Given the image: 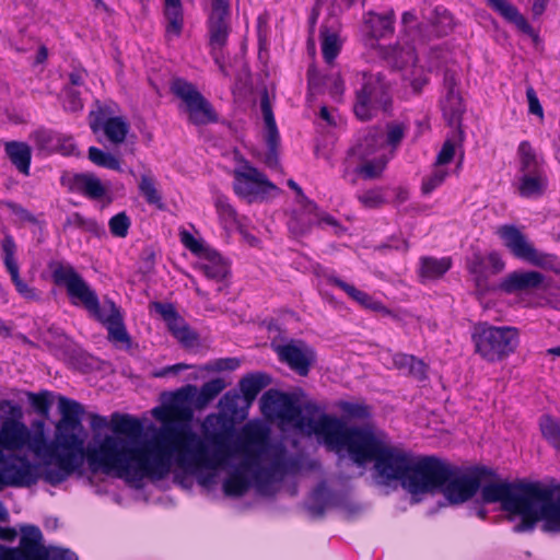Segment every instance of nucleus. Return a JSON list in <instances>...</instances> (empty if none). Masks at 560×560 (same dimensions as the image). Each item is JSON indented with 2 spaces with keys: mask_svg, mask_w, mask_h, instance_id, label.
<instances>
[{
  "mask_svg": "<svg viewBox=\"0 0 560 560\" xmlns=\"http://www.w3.org/2000/svg\"><path fill=\"white\" fill-rule=\"evenodd\" d=\"M196 394L197 386L191 384L175 392L162 393L165 408L180 419L165 422L147 450L135 446L143 434L142 421L130 415L112 413L113 432L126 435L127 439L106 435L98 447L89 453L90 470L93 474L100 470L106 475L115 472L116 477L131 483L136 489L142 488L144 478H166L173 459L180 469L197 472L201 468V462L208 460L207 443L190 425L194 413L189 404L194 406Z\"/></svg>",
  "mask_w": 560,
  "mask_h": 560,
  "instance_id": "1",
  "label": "nucleus"
},
{
  "mask_svg": "<svg viewBox=\"0 0 560 560\" xmlns=\"http://www.w3.org/2000/svg\"><path fill=\"white\" fill-rule=\"evenodd\" d=\"M58 409L60 419L55 424V438L48 441L45 433V419H36L31 429L26 424L10 423L7 430L10 432V450L21 451L26 447L36 457L40 458L46 467L43 479L50 486H58L66 481L72 474H83L85 440L88 432L82 423L85 413L84 407L71 398L59 396ZM94 448H92L93 451Z\"/></svg>",
  "mask_w": 560,
  "mask_h": 560,
  "instance_id": "2",
  "label": "nucleus"
},
{
  "mask_svg": "<svg viewBox=\"0 0 560 560\" xmlns=\"http://www.w3.org/2000/svg\"><path fill=\"white\" fill-rule=\"evenodd\" d=\"M480 500H476L469 508L470 514L485 518L487 510L483 504L500 503L501 509L509 513V520L520 516L518 523L513 527L514 533H530L544 517V510L549 505L552 497L560 491V483L551 481H490L480 486Z\"/></svg>",
  "mask_w": 560,
  "mask_h": 560,
  "instance_id": "3",
  "label": "nucleus"
},
{
  "mask_svg": "<svg viewBox=\"0 0 560 560\" xmlns=\"http://www.w3.org/2000/svg\"><path fill=\"white\" fill-rule=\"evenodd\" d=\"M314 433L323 439L328 450L346 452L358 467L372 463L387 439L374 424H350L326 413L314 425Z\"/></svg>",
  "mask_w": 560,
  "mask_h": 560,
  "instance_id": "4",
  "label": "nucleus"
},
{
  "mask_svg": "<svg viewBox=\"0 0 560 560\" xmlns=\"http://www.w3.org/2000/svg\"><path fill=\"white\" fill-rule=\"evenodd\" d=\"M51 278L56 285H65L72 304L77 305V300L102 324L108 331V339L115 342L131 345V338L126 329L120 308L113 300H105V306L109 307V314L106 316L101 308L96 292L91 289L82 276L71 265H63L59 261L49 262Z\"/></svg>",
  "mask_w": 560,
  "mask_h": 560,
  "instance_id": "5",
  "label": "nucleus"
},
{
  "mask_svg": "<svg viewBox=\"0 0 560 560\" xmlns=\"http://www.w3.org/2000/svg\"><path fill=\"white\" fill-rule=\"evenodd\" d=\"M241 395L236 389L226 392L219 400V413H210L201 424L202 440L207 443L206 458L201 468L221 466L232 454L231 443L235 435L234 418H245L248 408H240Z\"/></svg>",
  "mask_w": 560,
  "mask_h": 560,
  "instance_id": "6",
  "label": "nucleus"
},
{
  "mask_svg": "<svg viewBox=\"0 0 560 560\" xmlns=\"http://www.w3.org/2000/svg\"><path fill=\"white\" fill-rule=\"evenodd\" d=\"M269 447L268 435L262 431H245L238 450L245 454L242 468L252 470L253 479L259 491H266L275 481L281 480L287 471L282 453L275 456L268 466H261L260 459Z\"/></svg>",
  "mask_w": 560,
  "mask_h": 560,
  "instance_id": "7",
  "label": "nucleus"
},
{
  "mask_svg": "<svg viewBox=\"0 0 560 560\" xmlns=\"http://www.w3.org/2000/svg\"><path fill=\"white\" fill-rule=\"evenodd\" d=\"M450 472L451 464L441 457L415 455L407 478L402 482V489L419 502L422 495L440 493Z\"/></svg>",
  "mask_w": 560,
  "mask_h": 560,
  "instance_id": "8",
  "label": "nucleus"
},
{
  "mask_svg": "<svg viewBox=\"0 0 560 560\" xmlns=\"http://www.w3.org/2000/svg\"><path fill=\"white\" fill-rule=\"evenodd\" d=\"M475 352L490 363L500 362L515 352L520 343V330L512 326H493L478 323L471 332Z\"/></svg>",
  "mask_w": 560,
  "mask_h": 560,
  "instance_id": "9",
  "label": "nucleus"
},
{
  "mask_svg": "<svg viewBox=\"0 0 560 560\" xmlns=\"http://www.w3.org/2000/svg\"><path fill=\"white\" fill-rule=\"evenodd\" d=\"M392 85L381 72L363 73V82L355 91V102L353 112L358 119L362 121L371 120L377 109L392 115L393 96Z\"/></svg>",
  "mask_w": 560,
  "mask_h": 560,
  "instance_id": "10",
  "label": "nucleus"
},
{
  "mask_svg": "<svg viewBox=\"0 0 560 560\" xmlns=\"http://www.w3.org/2000/svg\"><path fill=\"white\" fill-rule=\"evenodd\" d=\"M497 477L495 470L483 465L474 466L468 474H463L457 466L451 464L450 476L440 493L450 504H462L475 497L483 479Z\"/></svg>",
  "mask_w": 560,
  "mask_h": 560,
  "instance_id": "11",
  "label": "nucleus"
},
{
  "mask_svg": "<svg viewBox=\"0 0 560 560\" xmlns=\"http://www.w3.org/2000/svg\"><path fill=\"white\" fill-rule=\"evenodd\" d=\"M260 410L266 417H277L282 422L293 423L296 428L304 430L310 428L314 431L317 423L312 418L303 415L302 405L295 393H283L278 389H268L260 398Z\"/></svg>",
  "mask_w": 560,
  "mask_h": 560,
  "instance_id": "12",
  "label": "nucleus"
},
{
  "mask_svg": "<svg viewBox=\"0 0 560 560\" xmlns=\"http://www.w3.org/2000/svg\"><path fill=\"white\" fill-rule=\"evenodd\" d=\"M260 410L266 417H277L282 422L293 423L296 428L304 430L310 428L314 431L317 423L312 418L303 415L302 405L295 393H283L278 389H268L260 398Z\"/></svg>",
  "mask_w": 560,
  "mask_h": 560,
  "instance_id": "13",
  "label": "nucleus"
},
{
  "mask_svg": "<svg viewBox=\"0 0 560 560\" xmlns=\"http://www.w3.org/2000/svg\"><path fill=\"white\" fill-rule=\"evenodd\" d=\"M260 410L266 417H277L282 422L293 423L296 428L304 430L310 428L314 431L317 423L312 418L303 415L302 405L295 393H283L278 389H268L260 398Z\"/></svg>",
  "mask_w": 560,
  "mask_h": 560,
  "instance_id": "14",
  "label": "nucleus"
},
{
  "mask_svg": "<svg viewBox=\"0 0 560 560\" xmlns=\"http://www.w3.org/2000/svg\"><path fill=\"white\" fill-rule=\"evenodd\" d=\"M497 235L515 258L539 268L556 269L557 257L538 252L516 225L503 224L498 228Z\"/></svg>",
  "mask_w": 560,
  "mask_h": 560,
  "instance_id": "15",
  "label": "nucleus"
},
{
  "mask_svg": "<svg viewBox=\"0 0 560 560\" xmlns=\"http://www.w3.org/2000/svg\"><path fill=\"white\" fill-rule=\"evenodd\" d=\"M46 467L32 463L26 455L5 454L0 463V491L5 487L30 488L43 478Z\"/></svg>",
  "mask_w": 560,
  "mask_h": 560,
  "instance_id": "16",
  "label": "nucleus"
},
{
  "mask_svg": "<svg viewBox=\"0 0 560 560\" xmlns=\"http://www.w3.org/2000/svg\"><path fill=\"white\" fill-rule=\"evenodd\" d=\"M171 92L186 104L189 121L203 126L219 121V116L211 103L197 88L183 78H176L171 83Z\"/></svg>",
  "mask_w": 560,
  "mask_h": 560,
  "instance_id": "17",
  "label": "nucleus"
},
{
  "mask_svg": "<svg viewBox=\"0 0 560 560\" xmlns=\"http://www.w3.org/2000/svg\"><path fill=\"white\" fill-rule=\"evenodd\" d=\"M233 176L234 192L238 197L247 200L248 203L264 201L268 198L270 191L279 190V188L268 179L266 174L250 165L247 161L242 168L234 170Z\"/></svg>",
  "mask_w": 560,
  "mask_h": 560,
  "instance_id": "18",
  "label": "nucleus"
},
{
  "mask_svg": "<svg viewBox=\"0 0 560 560\" xmlns=\"http://www.w3.org/2000/svg\"><path fill=\"white\" fill-rule=\"evenodd\" d=\"M413 457L412 453L389 445L385 441L373 460L374 469L383 483L388 485L392 481H399L402 487Z\"/></svg>",
  "mask_w": 560,
  "mask_h": 560,
  "instance_id": "19",
  "label": "nucleus"
},
{
  "mask_svg": "<svg viewBox=\"0 0 560 560\" xmlns=\"http://www.w3.org/2000/svg\"><path fill=\"white\" fill-rule=\"evenodd\" d=\"M207 27L211 55L214 62L219 63L232 31L230 0H211Z\"/></svg>",
  "mask_w": 560,
  "mask_h": 560,
  "instance_id": "20",
  "label": "nucleus"
},
{
  "mask_svg": "<svg viewBox=\"0 0 560 560\" xmlns=\"http://www.w3.org/2000/svg\"><path fill=\"white\" fill-rule=\"evenodd\" d=\"M279 360L285 363L298 375L305 377L316 363L315 350L301 339H292L276 348Z\"/></svg>",
  "mask_w": 560,
  "mask_h": 560,
  "instance_id": "21",
  "label": "nucleus"
},
{
  "mask_svg": "<svg viewBox=\"0 0 560 560\" xmlns=\"http://www.w3.org/2000/svg\"><path fill=\"white\" fill-rule=\"evenodd\" d=\"M19 548H9L2 560H49V551L42 544L43 534L36 525H24Z\"/></svg>",
  "mask_w": 560,
  "mask_h": 560,
  "instance_id": "22",
  "label": "nucleus"
},
{
  "mask_svg": "<svg viewBox=\"0 0 560 560\" xmlns=\"http://www.w3.org/2000/svg\"><path fill=\"white\" fill-rule=\"evenodd\" d=\"M61 185L70 192H79L91 200H101L107 196V188L93 173H75L72 176H62Z\"/></svg>",
  "mask_w": 560,
  "mask_h": 560,
  "instance_id": "23",
  "label": "nucleus"
},
{
  "mask_svg": "<svg viewBox=\"0 0 560 560\" xmlns=\"http://www.w3.org/2000/svg\"><path fill=\"white\" fill-rule=\"evenodd\" d=\"M545 276L538 271H513L499 284V289L508 294L538 289L544 283Z\"/></svg>",
  "mask_w": 560,
  "mask_h": 560,
  "instance_id": "24",
  "label": "nucleus"
},
{
  "mask_svg": "<svg viewBox=\"0 0 560 560\" xmlns=\"http://www.w3.org/2000/svg\"><path fill=\"white\" fill-rule=\"evenodd\" d=\"M329 284H334L345 291L349 298L355 301L358 304L366 310L380 312L385 316H392L395 319H399L398 315L394 314L387 308L382 302L374 300L369 293L357 289L354 285L347 283L338 277L330 276L327 278Z\"/></svg>",
  "mask_w": 560,
  "mask_h": 560,
  "instance_id": "25",
  "label": "nucleus"
},
{
  "mask_svg": "<svg viewBox=\"0 0 560 560\" xmlns=\"http://www.w3.org/2000/svg\"><path fill=\"white\" fill-rule=\"evenodd\" d=\"M487 5L500 14L509 23L514 24L522 33L537 37L532 25L520 13L518 9L508 0H486Z\"/></svg>",
  "mask_w": 560,
  "mask_h": 560,
  "instance_id": "26",
  "label": "nucleus"
},
{
  "mask_svg": "<svg viewBox=\"0 0 560 560\" xmlns=\"http://www.w3.org/2000/svg\"><path fill=\"white\" fill-rule=\"evenodd\" d=\"M271 382L272 377L266 372H252L244 375L238 382V388L243 395L245 408H249L257 395Z\"/></svg>",
  "mask_w": 560,
  "mask_h": 560,
  "instance_id": "27",
  "label": "nucleus"
},
{
  "mask_svg": "<svg viewBox=\"0 0 560 560\" xmlns=\"http://www.w3.org/2000/svg\"><path fill=\"white\" fill-rule=\"evenodd\" d=\"M0 418L2 419V427L0 430V446L10 450V441L13 439L7 430L10 423L15 422L22 424L23 418L22 407L10 399L0 400Z\"/></svg>",
  "mask_w": 560,
  "mask_h": 560,
  "instance_id": "28",
  "label": "nucleus"
},
{
  "mask_svg": "<svg viewBox=\"0 0 560 560\" xmlns=\"http://www.w3.org/2000/svg\"><path fill=\"white\" fill-rule=\"evenodd\" d=\"M383 57L393 70H402L417 62L415 47L409 44L384 47Z\"/></svg>",
  "mask_w": 560,
  "mask_h": 560,
  "instance_id": "29",
  "label": "nucleus"
},
{
  "mask_svg": "<svg viewBox=\"0 0 560 560\" xmlns=\"http://www.w3.org/2000/svg\"><path fill=\"white\" fill-rule=\"evenodd\" d=\"M384 147L383 131L380 127H371L358 143L349 150V154L366 161Z\"/></svg>",
  "mask_w": 560,
  "mask_h": 560,
  "instance_id": "30",
  "label": "nucleus"
},
{
  "mask_svg": "<svg viewBox=\"0 0 560 560\" xmlns=\"http://www.w3.org/2000/svg\"><path fill=\"white\" fill-rule=\"evenodd\" d=\"M4 152L14 165V167L23 175H30L32 161V148L24 141H8L4 143Z\"/></svg>",
  "mask_w": 560,
  "mask_h": 560,
  "instance_id": "31",
  "label": "nucleus"
},
{
  "mask_svg": "<svg viewBox=\"0 0 560 560\" xmlns=\"http://www.w3.org/2000/svg\"><path fill=\"white\" fill-rule=\"evenodd\" d=\"M129 129L130 125L128 120L124 116H116L113 119H107L103 125H98V122L95 121L92 132L94 135L103 132L112 144H120L125 142Z\"/></svg>",
  "mask_w": 560,
  "mask_h": 560,
  "instance_id": "32",
  "label": "nucleus"
},
{
  "mask_svg": "<svg viewBox=\"0 0 560 560\" xmlns=\"http://www.w3.org/2000/svg\"><path fill=\"white\" fill-rule=\"evenodd\" d=\"M394 16L395 14L393 11L385 14L370 12L364 21L365 34L373 39H380L392 35L394 32Z\"/></svg>",
  "mask_w": 560,
  "mask_h": 560,
  "instance_id": "33",
  "label": "nucleus"
},
{
  "mask_svg": "<svg viewBox=\"0 0 560 560\" xmlns=\"http://www.w3.org/2000/svg\"><path fill=\"white\" fill-rule=\"evenodd\" d=\"M163 14L166 21V36L178 37L184 27V9L182 0H164Z\"/></svg>",
  "mask_w": 560,
  "mask_h": 560,
  "instance_id": "34",
  "label": "nucleus"
},
{
  "mask_svg": "<svg viewBox=\"0 0 560 560\" xmlns=\"http://www.w3.org/2000/svg\"><path fill=\"white\" fill-rule=\"evenodd\" d=\"M393 362L395 368L404 371L419 382H423L428 378V365L415 355L397 353L394 355Z\"/></svg>",
  "mask_w": 560,
  "mask_h": 560,
  "instance_id": "35",
  "label": "nucleus"
},
{
  "mask_svg": "<svg viewBox=\"0 0 560 560\" xmlns=\"http://www.w3.org/2000/svg\"><path fill=\"white\" fill-rule=\"evenodd\" d=\"M165 324L173 337L185 348H191L197 343L199 339L198 334L189 327L178 312L175 314V317H172Z\"/></svg>",
  "mask_w": 560,
  "mask_h": 560,
  "instance_id": "36",
  "label": "nucleus"
},
{
  "mask_svg": "<svg viewBox=\"0 0 560 560\" xmlns=\"http://www.w3.org/2000/svg\"><path fill=\"white\" fill-rule=\"evenodd\" d=\"M520 180V194L526 198L544 195L548 186V178L544 172L523 174Z\"/></svg>",
  "mask_w": 560,
  "mask_h": 560,
  "instance_id": "37",
  "label": "nucleus"
},
{
  "mask_svg": "<svg viewBox=\"0 0 560 560\" xmlns=\"http://www.w3.org/2000/svg\"><path fill=\"white\" fill-rule=\"evenodd\" d=\"M334 406L342 413L341 419L345 421L346 419L366 421L370 420L373 416L372 406L365 404L364 401L354 402L340 399L337 400Z\"/></svg>",
  "mask_w": 560,
  "mask_h": 560,
  "instance_id": "38",
  "label": "nucleus"
},
{
  "mask_svg": "<svg viewBox=\"0 0 560 560\" xmlns=\"http://www.w3.org/2000/svg\"><path fill=\"white\" fill-rule=\"evenodd\" d=\"M44 342L49 349L59 350L65 355L74 353L72 340L59 327L50 326L44 335Z\"/></svg>",
  "mask_w": 560,
  "mask_h": 560,
  "instance_id": "39",
  "label": "nucleus"
},
{
  "mask_svg": "<svg viewBox=\"0 0 560 560\" xmlns=\"http://www.w3.org/2000/svg\"><path fill=\"white\" fill-rule=\"evenodd\" d=\"M319 38L324 60L328 65H332L341 50L339 35L335 32H330L327 26H322L319 30Z\"/></svg>",
  "mask_w": 560,
  "mask_h": 560,
  "instance_id": "40",
  "label": "nucleus"
},
{
  "mask_svg": "<svg viewBox=\"0 0 560 560\" xmlns=\"http://www.w3.org/2000/svg\"><path fill=\"white\" fill-rule=\"evenodd\" d=\"M226 383L223 378L217 377L209 382H206L200 390H197L194 400V407L196 409L205 408L211 400H213L224 388Z\"/></svg>",
  "mask_w": 560,
  "mask_h": 560,
  "instance_id": "41",
  "label": "nucleus"
},
{
  "mask_svg": "<svg viewBox=\"0 0 560 560\" xmlns=\"http://www.w3.org/2000/svg\"><path fill=\"white\" fill-rule=\"evenodd\" d=\"M1 248L3 253L4 266L11 276L12 282L14 283V285H16L19 282L22 281V279L20 278L19 265L14 258L16 252V244L14 242V238L10 234H7L2 238Z\"/></svg>",
  "mask_w": 560,
  "mask_h": 560,
  "instance_id": "42",
  "label": "nucleus"
},
{
  "mask_svg": "<svg viewBox=\"0 0 560 560\" xmlns=\"http://www.w3.org/2000/svg\"><path fill=\"white\" fill-rule=\"evenodd\" d=\"M250 488V480L243 470L232 471L223 482V491L229 497H242Z\"/></svg>",
  "mask_w": 560,
  "mask_h": 560,
  "instance_id": "43",
  "label": "nucleus"
},
{
  "mask_svg": "<svg viewBox=\"0 0 560 560\" xmlns=\"http://www.w3.org/2000/svg\"><path fill=\"white\" fill-rule=\"evenodd\" d=\"M520 156V171L523 174L542 172L541 164L537 159L536 152L528 141H522L517 150Z\"/></svg>",
  "mask_w": 560,
  "mask_h": 560,
  "instance_id": "44",
  "label": "nucleus"
},
{
  "mask_svg": "<svg viewBox=\"0 0 560 560\" xmlns=\"http://www.w3.org/2000/svg\"><path fill=\"white\" fill-rule=\"evenodd\" d=\"M550 503L544 510L541 530L544 533H560V491H557Z\"/></svg>",
  "mask_w": 560,
  "mask_h": 560,
  "instance_id": "45",
  "label": "nucleus"
},
{
  "mask_svg": "<svg viewBox=\"0 0 560 560\" xmlns=\"http://www.w3.org/2000/svg\"><path fill=\"white\" fill-rule=\"evenodd\" d=\"M436 37H443L451 34L455 27V21L452 13L441 7H438L433 11V16L430 19Z\"/></svg>",
  "mask_w": 560,
  "mask_h": 560,
  "instance_id": "46",
  "label": "nucleus"
},
{
  "mask_svg": "<svg viewBox=\"0 0 560 560\" xmlns=\"http://www.w3.org/2000/svg\"><path fill=\"white\" fill-rule=\"evenodd\" d=\"M88 158L96 166L121 172V161L116 154L90 147Z\"/></svg>",
  "mask_w": 560,
  "mask_h": 560,
  "instance_id": "47",
  "label": "nucleus"
},
{
  "mask_svg": "<svg viewBox=\"0 0 560 560\" xmlns=\"http://www.w3.org/2000/svg\"><path fill=\"white\" fill-rule=\"evenodd\" d=\"M450 258H431L421 259L420 276L428 279H436L442 277L451 268Z\"/></svg>",
  "mask_w": 560,
  "mask_h": 560,
  "instance_id": "48",
  "label": "nucleus"
},
{
  "mask_svg": "<svg viewBox=\"0 0 560 560\" xmlns=\"http://www.w3.org/2000/svg\"><path fill=\"white\" fill-rule=\"evenodd\" d=\"M215 210L219 214L221 223L225 229L238 225V215L234 207L229 202L228 197L219 195L214 201Z\"/></svg>",
  "mask_w": 560,
  "mask_h": 560,
  "instance_id": "49",
  "label": "nucleus"
},
{
  "mask_svg": "<svg viewBox=\"0 0 560 560\" xmlns=\"http://www.w3.org/2000/svg\"><path fill=\"white\" fill-rule=\"evenodd\" d=\"M139 191L149 205H154L159 209L164 208L162 196L155 188V182L151 176L141 175Z\"/></svg>",
  "mask_w": 560,
  "mask_h": 560,
  "instance_id": "50",
  "label": "nucleus"
},
{
  "mask_svg": "<svg viewBox=\"0 0 560 560\" xmlns=\"http://www.w3.org/2000/svg\"><path fill=\"white\" fill-rule=\"evenodd\" d=\"M28 402L33 410L43 418H49V410L52 404L51 394L48 390L39 393H27Z\"/></svg>",
  "mask_w": 560,
  "mask_h": 560,
  "instance_id": "51",
  "label": "nucleus"
},
{
  "mask_svg": "<svg viewBox=\"0 0 560 560\" xmlns=\"http://www.w3.org/2000/svg\"><path fill=\"white\" fill-rule=\"evenodd\" d=\"M69 226H75L78 229H81L95 235H97L101 232V226L95 220L86 219L79 212H74L72 215L67 218L63 224V230H66Z\"/></svg>",
  "mask_w": 560,
  "mask_h": 560,
  "instance_id": "52",
  "label": "nucleus"
},
{
  "mask_svg": "<svg viewBox=\"0 0 560 560\" xmlns=\"http://www.w3.org/2000/svg\"><path fill=\"white\" fill-rule=\"evenodd\" d=\"M57 135V132L51 130L39 129L33 132L32 137L38 150L52 153L55 143L59 141Z\"/></svg>",
  "mask_w": 560,
  "mask_h": 560,
  "instance_id": "53",
  "label": "nucleus"
},
{
  "mask_svg": "<svg viewBox=\"0 0 560 560\" xmlns=\"http://www.w3.org/2000/svg\"><path fill=\"white\" fill-rule=\"evenodd\" d=\"M130 219L126 212H119L110 218L108 222L109 231L114 236L126 237L130 228Z\"/></svg>",
  "mask_w": 560,
  "mask_h": 560,
  "instance_id": "54",
  "label": "nucleus"
},
{
  "mask_svg": "<svg viewBox=\"0 0 560 560\" xmlns=\"http://www.w3.org/2000/svg\"><path fill=\"white\" fill-rule=\"evenodd\" d=\"M407 126L404 122H388L386 125V143L393 149H396L402 141Z\"/></svg>",
  "mask_w": 560,
  "mask_h": 560,
  "instance_id": "55",
  "label": "nucleus"
},
{
  "mask_svg": "<svg viewBox=\"0 0 560 560\" xmlns=\"http://www.w3.org/2000/svg\"><path fill=\"white\" fill-rule=\"evenodd\" d=\"M96 108L91 110L89 114V126L91 130H93L94 122H98V125L105 124L107 119H113L116 117L115 110L109 105L101 104L100 101L95 102Z\"/></svg>",
  "mask_w": 560,
  "mask_h": 560,
  "instance_id": "56",
  "label": "nucleus"
},
{
  "mask_svg": "<svg viewBox=\"0 0 560 560\" xmlns=\"http://www.w3.org/2000/svg\"><path fill=\"white\" fill-rule=\"evenodd\" d=\"M541 433L556 448L560 450V421L547 417L541 423Z\"/></svg>",
  "mask_w": 560,
  "mask_h": 560,
  "instance_id": "57",
  "label": "nucleus"
},
{
  "mask_svg": "<svg viewBox=\"0 0 560 560\" xmlns=\"http://www.w3.org/2000/svg\"><path fill=\"white\" fill-rule=\"evenodd\" d=\"M447 171L442 168H435L432 174L424 177L422 180L421 191L424 195L431 194L436 187H439L446 178Z\"/></svg>",
  "mask_w": 560,
  "mask_h": 560,
  "instance_id": "58",
  "label": "nucleus"
},
{
  "mask_svg": "<svg viewBox=\"0 0 560 560\" xmlns=\"http://www.w3.org/2000/svg\"><path fill=\"white\" fill-rule=\"evenodd\" d=\"M359 200L365 208L370 209L380 208L386 202L381 188L366 190L359 196Z\"/></svg>",
  "mask_w": 560,
  "mask_h": 560,
  "instance_id": "59",
  "label": "nucleus"
},
{
  "mask_svg": "<svg viewBox=\"0 0 560 560\" xmlns=\"http://www.w3.org/2000/svg\"><path fill=\"white\" fill-rule=\"evenodd\" d=\"M200 269L209 279L221 281L229 273V267L224 261L213 264H202Z\"/></svg>",
  "mask_w": 560,
  "mask_h": 560,
  "instance_id": "60",
  "label": "nucleus"
},
{
  "mask_svg": "<svg viewBox=\"0 0 560 560\" xmlns=\"http://www.w3.org/2000/svg\"><path fill=\"white\" fill-rule=\"evenodd\" d=\"M63 108L71 113H78L83 109V102L79 91L72 88L65 89Z\"/></svg>",
  "mask_w": 560,
  "mask_h": 560,
  "instance_id": "61",
  "label": "nucleus"
},
{
  "mask_svg": "<svg viewBox=\"0 0 560 560\" xmlns=\"http://www.w3.org/2000/svg\"><path fill=\"white\" fill-rule=\"evenodd\" d=\"M384 168V161H366L363 165L357 168V173L362 175L364 179H374L381 176Z\"/></svg>",
  "mask_w": 560,
  "mask_h": 560,
  "instance_id": "62",
  "label": "nucleus"
},
{
  "mask_svg": "<svg viewBox=\"0 0 560 560\" xmlns=\"http://www.w3.org/2000/svg\"><path fill=\"white\" fill-rule=\"evenodd\" d=\"M58 143H55L52 153H60L65 156L78 155L77 144L71 136L57 135Z\"/></svg>",
  "mask_w": 560,
  "mask_h": 560,
  "instance_id": "63",
  "label": "nucleus"
},
{
  "mask_svg": "<svg viewBox=\"0 0 560 560\" xmlns=\"http://www.w3.org/2000/svg\"><path fill=\"white\" fill-rule=\"evenodd\" d=\"M312 224L311 219H304L303 214L294 213L289 221V229L294 235L302 236L310 232Z\"/></svg>",
  "mask_w": 560,
  "mask_h": 560,
  "instance_id": "64",
  "label": "nucleus"
}]
</instances>
